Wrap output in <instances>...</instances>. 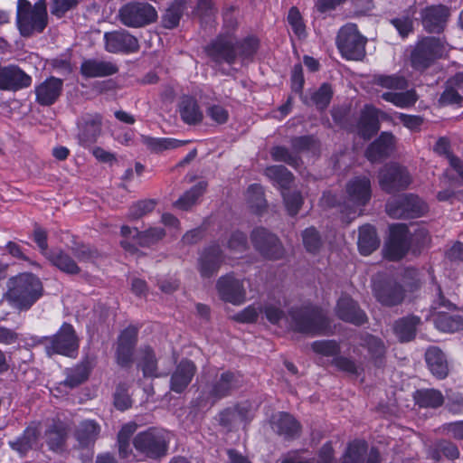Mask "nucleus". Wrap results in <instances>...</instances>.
I'll return each instance as SVG.
<instances>
[{"instance_id":"nucleus-55","label":"nucleus","mask_w":463,"mask_h":463,"mask_svg":"<svg viewBox=\"0 0 463 463\" xmlns=\"http://www.w3.org/2000/svg\"><path fill=\"white\" fill-rule=\"evenodd\" d=\"M460 456L458 446L448 439L438 440L430 450V458L435 461H439L442 457L449 460L458 459Z\"/></svg>"},{"instance_id":"nucleus-5","label":"nucleus","mask_w":463,"mask_h":463,"mask_svg":"<svg viewBox=\"0 0 463 463\" xmlns=\"http://www.w3.org/2000/svg\"><path fill=\"white\" fill-rule=\"evenodd\" d=\"M169 432L162 428L149 427L137 432L132 439V445L137 456L146 459L159 460L169 450Z\"/></svg>"},{"instance_id":"nucleus-33","label":"nucleus","mask_w":463,"mask_h":463,"mask_svg":"<svg viewBox=\"0 0 463 463\" xmlns=\"http://www.w3.org/2000/svg\"><path fill=\"white\" fill-rule=\"evenodd\" d=\"M118 70L117 63L95 58L84 59L80 67V72L85 79L112 76L117 74Z\"/></svg>"},{"instance_id":"nucleus-2","label":"nucleus","mask_w":463,"mask_h":463,"mask_svg":"<svg viewBox=\"0 0 463 463\" xmlns=\"http://www.w3.org/2000/svg\"><path fill=\"white\" fill-rule=\"evenodd\" d=\"M6 300L21 311L29 310L43 295L41 279L31 272L12 277L7 282Z\"/></svg>"},{"instance_id":"nucleus-18","label":"nucleus","mask_w":463,"mask_h":463,"mask_svg":"<svg viewBox=\"0 0 463 463\" xmlns=\"http://www.w3.org/2000/svg\"><path fill=\"white\" fill-rule=\"evenodd\" d=\"M409 228L405 223H394L389 228V237L385 245V256L390 260L403 259L411 247Z\"/></svg>"},{"instance_id":"nucleus-20","label":"nucleus","mask_w":463,"mask_h":463,"mask_svg":"<svg viewBox=\"0 0 463 463\" xmlns=\"http://www.w3.org/2000/svg\"><path fill=\"white\" fill-rule=\"evenodd\" d=\"M104 42L105 50L110 53L131 54L140 48L137 38L125 29L105 33Z\"/></svg>"},{"instance_id":"nucleus-50","label":"nucleus","mask_w":463,"mask_h":463,"mask_svg":"<svg viewBox=\"0 0 463 463\" xmlns=\"http://www.w3.org/2000/svg\"><path fill=\"white\" fill-rule=\"evenodd\" d=\"M381 98L387 102L402 109L410 108L415 105L418 100V95L415 90L411 89L405 91H386L381 95Z\"/></svg>"},{"instance_id":"nucleus-47","label":"nucleus","mask_w":463,"mask_h":463,"mask_svg":"<svg viewBox=\"0 0 463 463\" xmlns=\"http://www.w3.org/2000/svg\"><path fill=\"white\" fill-rule=\"evenodd\" d=\"M248 203L252 213L261 216L268 207L264 189L260 184H251L247 189Z\"/></svg>"},{"instance_id":"nucleus-23","label":"nucleus","mask_w":463,"mask_h":463,"mask_svg":"<svg viewBox=\"0 0 463 463\" xmlns=\"http://www.w3.org/2000/svg\"><path fill=\"white\" fill-rule=\"evenodd\" d=\"M397 137L390 131H383L364 151L371 163H380L389 158L396 150Z\"/></svg>"},{"instance_id":"nucleus-19","label":"nucleus","mask_w":463,"mask_h":463,"mask_svg":"<svg viewBox=\"0 0 463 463\" xmlns=\"http://www.w3.org/2000/svg\"><path fill=\"white\" fill-rule=\"evenodd\" d=\"M225 260V255L220 244L213 241L199 252L197 269L203 279H210L218 273Z\"/></svg>"},{"instance_id":"nucleus-32","label":"nucleus","mask_w":463,"mask_h":463,"mask_svg":"<svg viewBox=\"0 0 463 463\" xmlns=\"http://www.w3.org/2000/svg\"><path fill=\"white\" fill-rule=\"evenodd\" d=\"M349 199L357 206H365L372 198V183L366 175H357L350 179L345 186Z\"/></svg>"},{"instance_id":"nucleus-24","label":"nucleus","mask_w":463,"mask_h":463,"mask_svg":"<svg viewBox=\"0 0 463 463\" xmlns=\"http://www.w3.org/2000/svg\"><path fill=\"white\" fill-rule=\"evenodd\" d=\"M449 15V9L444 5L426 6L420 12L423 29L429 33H442Z\"/></svg>"},{"instance_id":"nucleus-63","label":"nucleus","mask_w":463,"mask_h":463,"mask_svg":"<svg viewBox=\"0 0 463 463\" xmlns=\"http://www.w3.org/2000/svg\"><path fill=\"white\" fill-rule=\"evenodd\" d=\"M281 196L288 214L295 217L300 211L304 198L299 191H281Z\"/></svg>"},{"instance_id":"nucleus-8","label":"nucleus","mask_w":463,"mask_h":463,"mask_svg":"<svg viewBox=\"0 0 463 463\" xmlns=\"http://www.w3.org/2000/svg\"><path fill=\"white\" fill-rule=\"evenodd\" d=\"M372 292L375 300L385 307L402 305L407 293L404 286L387 273H378L372 279Z\"/></svg>"},{"instance_id":"nucleus-4","label":"nucleus","mask_w":463,"mask_h":463,"mask_svg":"<svg viewBox=\"0 0 463 463\" xmlns=\"http://www.w3.org/2000/svg\"><path fill=\"white\" fill-rule=\"evenodd\" d=\"M48 25L46 0H38L33 5L29 0H18L16 6V26L21 36L30 38L42 33Z\"/></svg>"},{"instance_id":"nucleus-30","label":"nucleus","mask_w":463,"mask_h":463,"mask_svg":"<svg viewBox=\"0 0 463 463\" xmlns=\"http://www.w3.org/2000/svg\"><path fill=\"white\" fill-rule=\"evenodd\" d=\"M197 372L196 364L188 358H183L175 366L170 377V390L175 393H183Z\"/></svg>"},{"instance_id":"nucleus-37","label":"nucleus","mask_w":463,"mask_h":463,"mask_svg":"<svg viewBox=\"0 0 463 463\" xmlns=\"http://www.w3.org/2000/svg\"><path fill=\"white\" fill-rule=\"evenodd\" d=\"M425 362L431 374L439 380L449 374V363L444 352L436 345L429 346L424 354Z\"/></svg>"},{"instance_id":"nucleus-51","label":"nucleus","mask_w":463,"mask_h":463,"mask_svg":"<svg viewBox=\"0 0 463 463\" xmlns=\"http://www.w3.org/2000/svg\"><path fill=\"white\" fill-rule=\"evenodd\" d=\"M436 328L444 333H454L463 330V317L449 315L446 312H438L434 316Z\"/></svg>"},{"instance_id":"nucleus-13","label":"nucleus","mask_w":463,"mask_h":463,"mask_svg":"<svg viewBox=\"0 0 463 463\" xmlns=\"http://www.w3.org/2000/svg\"><path fill=\"white\" fill-rule=\"evenodd\" d=\"M250 237L254 250L263 259L275 261L285 258L286 250L280 239L267 228H254Z\"/></svg>"},{"instance_id":"nucleus-61","label":"nucleus","mask_w":463,"mask_h":463,"mask_svg":"<svg viewBox=\"0 0 463 463\" xmlns=\"http://www.w3.org/2000/svg\"><path fill=\"white\" fill-rule=\"evenodd\" d=\"M301 236L307 252L316 255L320 251L323 242L319 232L314 226L306 228Z\"/></svg>"},{"instance_id":"nucleus-54","label":"nucleus","mask_w":463,"mask_h":463,"mask_svg":"<svg viewBox=\"0 0 463 463\" xmlns=\"http://www.w3.org/2000/svg\"><path fill=\"white\" fill-rule=\"evenodd\" d=\"M137 430V424L135 421L125 423L120 428L117 435L118 453L121 458H128L131 454L130 439Z\"/></svg>"},{"instance_id":"nucleus-36","label":"nucleus","mask_w":463,"mask_h":463,"mask_svg":"<svg viewBox=\"0 0 463 463\" xmlns=\"http://www.w3.org/2000/svg\"><path fill=\"white\" fill-rule=\"evenodd\" d=\"M100 433V426L94 420H84L75 430L74 437L80 449H92Z\"/></svg>"},{"instance_id":"nucleus-26","label":"nucleus","mask_w":463,"mask_h":463,"mask_svg":"<svg viewBox=\"0 0 463 463\" xmlns=\"http://www.w3.org/2000/svg\"><path fill=\"white\" fill-rule=\"evenodd\" d=\"M32 77L18 65L0 67V90L18 91L31 86Z\"/></svg>"},{"instance_id":"nucleus-6","label":"nucleus","mask_w":463,"mask_h":463,"mask_svg":"<svg viewBox=\"0 0 463 463\" xmlns=\"http://www.w3.org/2000/svg\"><path fill=\"white\" fill-rule=\"evenodd\" d=\"M312 352L323 357H332L330 364L337 371L350 375H360L364 368L355 360L341 354V345L335 339H320L311 343Z\"/></svg>"},{"instance_id":"nucleus-14","label":"nucleus","mask_w":463,"mask_h":463,"mask_svg":"<svg viewBox=\"0 0 463 463\" xmlns=\"http://www.w3.org/2000/svg\"><path fill=\"white\" fill-rule=\"evenodd\" d=\"M120 22L130 28H141L155 23L158 17L156 8L147 2L131 1L118 11Z\"/></svg>"},{"instance_id":"nucleus-46","label":"nucleus","mask_w":463,"mask_h":463,"mask_svg":"<svg viewBox=\"0 0 463 463\" xmlns=\"http://www.w3.org/2000/svg\"><path fill=\"white\" fill-rule=\"evenodd\" d=\"M416 7L411 5L403 10L400 16L391 18L390 24L396 29L399 35L402 38L408 37L414 31V15Z\"/></svg>"},{"instance_id":"nucleus-21","label":"nucleus","mask_w":463,"mask_h":463,"mask_svg":"<svg viewBox=\"0 0 463 463\" xmlns=\"http://www.w3.org/2000/svg\"><path fill=\"white\" fill-rule=\"evenodd\" d=\"M216 289L222 300L232 305H241L246 300V291L242 280L235 278L232 272L220 277Z\"/></svg>"},{"instance_id":"nucleus-53","label":"nucleus","mask_w":463,"mask_h":463,"mask_svg":"<svg viewBox=\"0 0 463 463\" xmlns=\"http://www.w3.org/2000/svg\"><path fill=\"white\" fill-rule=\"evenodd\" d=\"M206 188L207 183L205 181L196 183L174 203V206L183 211L189 210L204 194Z\"/></svg>"},{"instance_id":"nucleus-59","label":"nucleus","mask_w":463,"mask_h":463,"mask_svg":"<svg viewBox=\"0 0 463 463\" xmlns=\"http://www.w3.org/2000/svg\"><path fill=\"white\" fill-rule=\"evenodd\" d=\"M270 156L273 161L285 163L293 168H298L302 164L301 156L295 153L293 149L290 151L285 146L279 145L272 146Z\"/></svg>"},{"instance_id":"nucleus-12","label":"nucleus","mask_w":463,"mask_h":463,"mask_svg":"<svg viewBox=\"0 0 463 463\" xmlns=\"http://www.w3.org/2000/svg\"><path fill=\"white\" fill-rule=\"evenodd\" d=\"M411 182L408 168L397 162L387 163L378 171L379 186L387 194L405 191Z\"/></svg>"},{"instance_id":"nucleus-56","label":"nucleus","mask_w":463,"mask_h":463,"mask_svg":"<svg viewBox=\"0 0 463 463\" xmlns=\"http://www.w3.org/2000/svg\"><path fill=\"white\" fill-rule=\"evenodd\" d=\"M368 451V444L364 439H354L347 444L342 463H364Z\"/></svg>"},{"instance_id":"nucleus-11","label":"nucleus","mask_w":463,"mask_h":463,"mask_svg":"<svg viewBox=\"0 0 463 463\" xmlns=\"http://www.w3.org/2000/svg\"><path fill=\"white\" fill-rule=\"evenodd\" d=\"M120 235L124 238L120 241V246L126 251L135 253L137 251V246L150 248L157 244L165 237L166 232L162 227H149L144 231H139L136 227L122 225Z\"/></svg>"},{"instance_id":"nucleus-27","label":"nucleus","mask_w":463,"mask_h":463,"mask_svg":"<svg viewBox=\"0 0 463 463\" xmlns=\"http://www.w3.org/2000/svg\"><path fill=\"white\" fill-rule=\"evenodd\" d=\"M40 435V423L32 421L24 428L20 435L8 440L7 444L20 458H25L37 445Z\"/></svg>"},{"instance_id":"nucleus-52","label":"nucleus","mask_w":463,"mask_h":463,"mask_svg":"<svg viewBox=\"0 0 463 463\" xmlns=\"http://www.w3.org/2000/svg\"><path fill=\"white\" fill-rule=\"evenodd\" d=\"M414 401L420 408L437 409L443 405L444 397L436 389H420L414 393Z\"/></svg>"},{"instance_id":"nucleus-34","label":"nucleus","mask_w":463,"mask_h":463,"mask_svg":"<svg viewBox=\"0 0 463 463\" xmlns=\"http://www.w3.org/2000/svg\"><path fill=\"white\" fill-rule=\"evenodd\" d=\"M420 325V317L410 314L393 322L392 332L400 343H409L415 339Z\"/></svg>"},{"instance_id":"nucleus-39","label":"nucleus","mask_w":463,"mask_h":463,"mask_svg":"<svg viewBox=\"0 0 463 463\" xmlns=\"http://www.w3.org/2000/svg\"><path fill=\"white\" fill-rule=\"evenodd\" d=\"M360 346L366 349L373 365L382 368L384 365L386 347L383 341L372 334L364 333L359 336Z\"/></svg>"},{"instance_id":"nucleus-49","label":"nucleus","mask_w":463,"mask_h":463,"mask_svg":"<svg viewBox=\"0 0 463 463\" xmlns=\"http://www.w3.org/2000/svg\"><path fill=\"white\" fill-rule=\"evenodd\" d=\"M265 175L277 184L281 191L288 190L294 180L293 174L282 165L268 166L265 169Z\"/></svg>"},{"instance_id":"nucleus-62","label":"nucleus","mask_w":463,"mask_h":463,"mask_svg":"<svg viewBox=\"0 0 463 463\" xmlns=\"http://www.w3.org/2000/svg\"><path fill=\"white\" fill-rule=\"evenodd\" d=\"M157 204L155 199H144L133 203L128 213V219L129 221H137L145 215L152 213Z\"/></svg>"},{"instance_id":"nucleus-31","label":"nucleus","mask_w":463,"mask_h":463,"mask_svg":"<svg viewBox=\"0 0 463 463\" xmlns=\"http://www.w3.org/2000/svg\"><path fill=\"white\" fill-rule=\"evenodd\" d=\"M272 430L286 440H293L299 437L302 430L300 422L290 413L279 411L270 419Z\"/></svg>"},{"instance_id":"nucleus-7","label":"nucleus","mask_w":463,"mask_h":463,"mask_svg":"<svg viewBox=\"0 0 463 463\" xmlns=\"http://www.w3.org/2000/svg\"><path fill=\"white\" fill-rule=\"evenodd\" d=\"M445 41L439 37L423 36L417 41L410 55L411 66L423 72L446 52Z\"/></svg>"},{"instance_id":"nucleus-22","label":"nucleus","mask_w":463,"mask_h":463,"mask_svg":"<svg viewBox=\"0 0 463 463\" xmlns=\"http://www.w3.org/2000/svg\"><path fill=\"white\" fill-rule=\"evenodd\" d=\"M77 125L78 143L88 148L98 141L101 134L102 116L99 113H86L81 116Z\"/></svg>"},{"instance_id":"nucleus-58","label":"nucleus","mask_w":463,"mask_h":463,"mask_svg":"<svg viewBox=\"0 0 463 463\" xmlns=\"http://www.w3.org/2000/svg\"><path fill=\"white\" fill-rule=\"evenodd\" d=\"M372 82L376 86L392 90H404L408 87L405 77L399 74H374Z\"/></svg>"},{"instance_id":"nucleus-40","label":"nucleus","mask_w":463,"mask_h":463,"mask_svg":"<svg viewBox=\"0 0 463 463\" xmlns=\"http://www.w3.org/2000/svg\"><path fill=\"white\" fill-rule=\"evenodd\" d=\"M66 378L58 383L55 390L60 392H66L64 389L72 390L85 383L90 374V368L88 364H79L72 368L66 369Z\"/></svg>"},{"instance_id":"nucleus-9","label":"nucleus","mask_w":463,"mask_h":463,"mask_svg":"<svg viewBox=\"0 0 463 463\" xmlns=\"http://www.w3.org/2000/svg\"><path fill=\"white\" fill-rule=\"evenodd\" d=\"M429 211L427 203L415 194H402L389 198L385 212L392 219L411 220L423 216Z\"/></svg>"},{"instance_id":"nucleus-29","label":"nucleus","mask_w":463,"mask_h":463,"mask_svg":"<svg viewBox=\"0 0 463 463\" xmlns=\"http://www.w3.org/2000/svg\"><path fill=\"white\" fill-rule=\"evenodd\" d=\"M63 90V80L50 76L41 83L35 85V102L43 107H50L55 104Z\"/></svg>"},{"instance_id":"nucleus-17","label":"nucleus","mask_w":463,"mask_h":463,"mask_svg":"<svg viewBox=\"0 0 463 463\" xmlns=\"http://www.w3.org/2000/svg\"><path fill=\"white\" fill-rule=\"evenodd\" d=\"M139 326L129 325L120 331L116 347V362L122 368H130L138 341Z\"/></svg>"},{"instance_id":"nucleus-64","label":"nucleus","mask_w":463,"mask_h":463,"mask_svg":"<svg viewBox=\"0 0 463 463\" xmlns=\"http://www.w3.org/2000/svg\"><path fill=\"white\" fill-rule=\"evenodd\" d=\"M449 163L451 170L447 169L444 177L451 185H463V160L457 156H449Z\"/></svg>"},{"instance_id":"nucleus-35","label":"nucleus","mask_w":463,"mask_h":463,"mask_svg":"<svg viewBox=\"0 0 463 463\" xmlns=\"http://www.w3.org/2000/svg\"><path fill=\"white\" fill-rule=\"evenodd\" d=\"M236 61L252 62L258 54L261 41L255 33H250L233 42Z\"/></svg>"},{"instance_id":"nucleus-43","label":"nucleus","mask_w":463,"mask_h":463,"mask_svg":"<svg viewBox=\"0 0 463 463\" xmlns=\"http://www.w3.org/2000/svg\"><path fill=\"white\" fill-rule=\"evenodd\" d=\"M357 245L363 256L370 255L379 247L380 240L374 226L367 223L359 228Z\"/></svg>"},{"instance_id":"nucleus-60","label":"nucleus","mask_w":463,"mask_h":463,"mask_svg":"<svg viewBox=\"0 0 463 463\" xmlns=\"http://www.w3.org/2000/svg\"><path fill=\"white\" fill-rule=\"evenodd\" d=\"M287 23L298 40H304L307 37L306 22L297 6H291L288 9Z\"/></svg>"},{"instance_id":"nucleus-42","label":"nucleus","mask_w":463,"mask_h":463,"mask_svg":"<svg viewBox=\"0 0 463 463\" xmlns=\"http://www.w3.org/2000/svg\"><path fill=\"white\" fill-rule=\"evenodd\" d=\"M179 114L183 122L190 126L200 124L203 118L197 100L191 96H185L180 101Z\"/></svg>"},{"instance_id":"nucleus-3","label":"nucleus","mask_w":463,"mask_h":463,"mask_svg":"<svg viewBox=\"0 0 463 463\" xmlns=\"http://www.w3.org/2000/svg\"><path fill=\"white\" fill-rule=\"evenodd\" d=\"M33 341L34 345L43 346L48 357L61 355L76 358L79 354L80 338L74 326L68 322H63L53 335L35 336Z\"/></svg>"},{"instance_id":"nucleus-16","label":"nucleus","mask_w":463,"mask_h":463,"mask_svg":"<svg viewBox=\"0 0 463 463\" xmlns=\"http://www.w3.org/2000/svg\"><path fill=\"white\" fill-rule=\"evenodd\" d=\"M207 57L215 64L226 63L230 66L236 62L232 34L220 33L204 47Z\"/></svg>"},{"instance_id":"nucleus-57","label":"nucleus","mask_w":463,"mask_h":463,"mask_svg":"<svg viewBox=\"0 0 463 463\" xmlns=\"http://www.w3.org/2000/svg\"><path fill=\"white\" fill-rule=\"evenodd\" d=\"M146 378L157 377V359L154 349L146 345L141 350V358L137 364Z\"/></svg>"},{"instance_id":"nucleus-45","label":"nucleus","mask_w":463,"mask_h":463,"mask_svg":"<svg viewBox=\"0 0 463 463\" xmlns=\"http://www.w3.org/2000/svg\"><path fill=\"white\" fill-rule=\"evenodd\" d=\"M186 8L187 0H173L162 14V26L169 30L176 28Z\"/></svg>"},{"instance_id":"nucleus-41","label":"nucleus","mask_w":463,"mask_h":463,"mask_svg":"<svg viewBox=\"0 0 463 463\" xmlns=\"http://www.w3.org/2000/svg\"><path fill=\"white\" fill-rule=\"evenodd\" d=\"M46 260L52 266L67 275H78L81 270L76 260L61 249H52Z\"/></svg>"},{"instance_id":"nucleus-25","label":"nucleus","mask_w":463,"mask_h":463,"mask_svg":"<svg viewBox=\"0 0 463 463\" xmlns=\"http://www.w3.org/2000/svg\"><path fill=\"white\" fill-rule=\"evenodd\" d=\"M335 313L340 320L356 326L368 322V317L358 302L346 295L337 299Z\"/></svg>"},{"instance_id":"nucleus-28","label":"nucleus","mask_w":463,"mask_h":463,"mask_svg":"<svg viewBox=\"0 0 463 463\" xmlns=\"http://www.w3.org/2000/svg\"><path fill=\"white\" fill-rule=\"evenodd\" d=\"M380 110L372 104H365L361 109L355 124L356 134L364 140H370L381 128Z\"/></svg>"},{"instance_id":"nucleus-44","label":"nucleus","mask_w":463,"mask_h":463,"mask_svg":"<svg viewBox=\"0 0 463 463\" xmlns=\"http://www.w3.org/2000/svg\"><path fill=\"white\" fill-rule=\"evenodd\" d=\"M142 143L154 154H160L166 150L178 148L188 143L187 140H180L173 137H154L142 135Z\"/></svg>"},{"instance_id":"nucleus-15","label":"nucleus","mask_w":463,"mask_h":463,"mask_svg":"<svg viewBox=\"0 0 463 463\" xmlns=\"http://www.w3.org/2000/svg\"><path fill=\"white\" fill-rule=\"evenodd\" d=\"M242 386V376L239 372L227 370L217 375L207 384V399L213 405L219 401L232 395Z\"/></svg>"},{"instance_id":"nucleus-48","label":"nucleus","mask_w":463,"mask_h":463,"mask_svg":"<svg viewBox=\"0 0 463 463\" xmlns=\"http://www.w3.org/2000/svg\"><path fill=\"white\" fill-rule=\"evenodd\" d=\"M333 96L334 90L331 84L324 82L311 94L310 102L307 100V98H304L302 101L307 106L310 104L315 105L317 110L324 111L328 108Z\"/></svg>"},{"instance_id":"nucleus-10","label":"nucleus","mask_w":463,"mask_h":463,"mask_svg":"<svg viewBox=\"0 0 463 463\" xmlns=\"http://www.w3.org/2000/svg\"><path fill=\"white\" fill-rule=\"evenodd\" d=\"M366 43L367 39L360 33L354 24L342 26L335 39L341 56L347 61H362L366 54Z\"/></svg>"},{"instance_id":"nucleus-38","label":"nucleus","mask_w":463,"mask_h":463,"mask_svg":"<svg viewBox=\"0 0 463 463\" xmlns=\"http://www.w3.org/2000/svg\"><path fill=\"white\" fill-rule=\"evenodd\" d=\"M69 435L68 425L61 420H54L45 430V441L49 450L61 453Z\"/></svg>"},{"instance_id":"nucleus-1","label":"nucleus","mask_w":463,"mask_h":463,"mask_svg":"<svg viewBox=\"0 0 463 463\" xmlns=\"http://www.w3.org/2000/svg\"><path fill=\"white\" fill-rule=\"evenodd\" d=\"M288 314L289 327L295 333L313 336L334 334L332 320L320 306L307 304L292 307Z\"/></svg>"}]
</instances>
